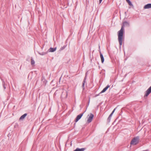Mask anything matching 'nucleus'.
<instances>
[{
  "label": "nucleus",
  "mask_w": 151,
  "mask_h": 151,
  "mask_svg": "<svg viewBox=\"0 0 151 151\" xmlns=\"http://www.w3.org/2000/svg\"><path fill=\"white\" fill-rule=\"evenodd\" d=\"M100 94V93H99L98 94H96V95H95V97H97V96H99Z\"/></svg>",
  "instance_id": "5701e85b"
},
{
  "label": "nucleus",
  "mask_w": 151,
  "mask_h": 151,
  "mask_svg": "<svg viewBox=\"0 0 151 151\" xmlns=\"http://www.w3.org/2000/svg\"><path fill=\"white\" fill-rule=\"evenodd\" d=\"M93 116L94 115L92 114H90V116L89 117L87 120V122L88 123H90L91 122L93 119Z\"/></svg>",
  "instance_id": "20e7f679"
},
{
  "label": "nucleus",
  "mask_w": 151,
  "mask_h": 151,
  "mask_svg": "<svg viewBox=\"0 0 151 151\" xmlns=\"http://www.w3.org/2000/svg\"><path fill=\"white\" fill-rule=\"evenodd\" d=\"M27 114L26 113L22 115L20 118V120H23V119L25 117L27 116Z\"/></svg>",
  "instance_id": "ddd939ff"
},
{
  "label": "nucleus",
  "mask_w": 151,
  "mask_h": 151,
  "mask_svg": "<svg viewBox=\"0 0 151 151\" xmlns=\"http://www.w3.org/2000/svg\"><path fill=\"white\" fill-rule=\"evenodd\" d=\"M35 63V62L33 59L31 58V64L32 65H34Z\"/></svg>",
  "instance_id": "f3484780"
},
{
  "label": "nucleus",
  "mask_w": 151,
  "mask_h": 151,
  "mask_svg": "<svg viewBox=\"0 0 151 151\" xmlns=\"http://www.w3.org/2000/svg\"><path fill=\"white\" fill-rule=\"evenodd\" d=\"M106 89L105 88H104L103 90L100 93H103L105 91H106Z\"/></svg>",
  "instance_id": "6ab92c4d"
},
{
  "label": "nucleus",
  "mask_w": 151,
  "mask_h": 151,
  "mask_svg": "<svg viewBox=\"0 0 151 151\" xmlns=\"http://www.w3.org/2000/svg\"><path fill=\"white\" fill-rule=\"evenodd\" d=\"M116 109V108H115L114 110H113L112 111V112H111V114L112 115H113V113H114V112L115 110Z\"/></svg>",
  "instance_id": "412c9836"
},
{
  "label": "nucleus",
  "mask_w": 151,
  "mask_h": 151,
  "mask_svg": "<svg viewBox=\"0 0 151 151\" xmlns=\"http://www.w3.org/2000/svg\"><path fill=\"white\" fill-rule=\"evenodd\" d=\"M56 47L55 48H50L47 51V52H53L56 50Z\"/></svg>",
  "instance_id": "0eeeda50"
},
{
  "label": "nucleus",
  "mask_w": 151,
  "mask_h": 151,
  "mask_svg": "<svg viewBox=\"0 0 151 151\" xmlns=\"http://www.w3.org/2000/svg\"><path fill=\"white\" fill-rule=\"evenodd\" d=\"M86 76L84 78V80H83V83H82V87L83 88V90H84V84H85V83L86 82Z\"/></svg>",
  "instance_id": "1a4fd4ad"
},
{
  "label": "nucleus",
  "mask_w": 151,
  "mask_h": 151,
  "mask_svg": "<svg viewBox=\"0 0 151 151\" xmlns=\"http://www.w3.org/2000/svg\"><path fill=\"white\" fill-rule=\"evenodd\" d=\"M5 83L4 81H3V82L2 84H3V88H4V89H5L6 88V86H5Z\"/></svg>",
  "instance_id": "aec40b11"
},
{
  "label": "nucleus",
  "mask_w": 151,
  "mask_h": 151,
  "mask_svg": "<svg viewBox=\"0 0 151 151\" xmlns=\"http://www.w3.org/2000/svg\"><path fill=\"white\" fill-rule=\"evenodd\" d=\"M38 53L40 55H43L46 54V52H42L41 53H40V52H38Z\"/></svg>",
  "instance_id": "a211bd4d"
},
{
  "label": "nucleus",
  "mask_w": 151,
  "mask_h": 151,
  "mask_svg": "<svg viewBox=\"0 0 151 151\" xmlns=\"http://www.w3.org/2000/svg\"><path fill=\"white\" fill-rule=\"evenodd\" d=\"M112 115L111 114H110L109 115V116L107 119V121L108 122H110Z\"/></svg>",
  "instance_id": "4468645a"
},
{
  "label": "nucleus",
  "mask_w": 151,
  "mask_h": 151,
  "mask_svg": "<svg viewBox=\"0 0 151 151\" xmlns=\"http://www.w3.org/2000/svg\"><path fill=\"white\" fill-rule=\"evenodd\" d=\"M151 8V4H148L145 5L144 7V9H148Z\"/></svg>",
  "instance_id": "6e6552de"
},
{
  "label": "nucleus",
  "mask_w": 151,
  "mask_h": 151,
  "mask_svg": "<svg viewBox=\"0 0 151 151\" xmlns=\"http://www.w3.org/2000/svg\"><path fill=\"white\" fill-rule=\"evenodd\" d=\"M90 99H89V101H88V104L87 105V107H88V105H89V102H90Z\"/></svg>",
  "instance_id": "b1692460"
},
{
  "label": "nucleus",
  "mask_w": 151,
  "mask_h": 151,
  "mask_svg": "<svg viewBox=\"0 0 151 151\" xmlns=\"http://www.w3.org/2000/svg\"><path fill=\"white\" fill-rule=\"evenodd\" d=\"M67 92L65 90H63L61 95V97L63 99H65L67 97Z\"/></svg>",
  "instance_id": "7ed1b4c3"
},
{
  "label": "nucleus",
  "mask_w": 151,
  "mask_h": 151,
  "mask_svg": "<svg viewBox=\"0 0 151 151\" xmlns=\"http://www.w3.org/2000/svg\"><path fill=\"white\" fill-rule=\"evenodd\" d=\"M100 56L101 59V63H103L104 61V58L103 57V55L100 52Z\"/></svg>",
  "instance_id": "9d476101"
},
{
  "label": "nucleus",
  "mask_w": 151,
  "mask_h": 151,
  "mask_svg": "<svg viewBox=\"0 0 151 151\" xmlns=\"http://www.w3.org/2000/svg\"><path fill=\"white\" fill-rule=\"evenodd\" d=\"M56 95V93L55 92L54 94V96H55Z\"/></svg>",
  "instance_id": "a878e982"
},
{
  "label": "nucleus",
  "mask_w": 151,
  "mask_h": 151,
  "mask_svg": "<svg viewBox=\"0 0 151 151\" xmlns=\"http://www.w3.org/2000/svg\"><path fill=\"white\" fill-rule=\"evenodd\" d=\"M99 49L100 48V46H99Z\"/></svg>",
  "instance_id": "bb28decb"
},
{
  "label": "nucleus",
  "mask_w": 151,
  "mask_h": 151,
  "mask_svg": "<svg viewBox=\"0 0 151 151\" xmlns=\"http://www.w3.org/2000/svg\"><path fill=\"white\" fill-rule=\"evenodd\" d=\"M129 23L128 22H124L120 30L118 32V40L120 47H121L123 40L124 39L123 34L124 33V27L125 26L129 27Z\"/></svg>",
  "instance_id": "f257e3e1"
},
{
  "label": "nucleus",
  "mask_w": 151,
  "mask_h": 151,
  "mask_svg": "<svg viewBox=\"0 0 151 151\" xmlns=\"http://www.w3.org/2000/svg\"><path fill=\"white\" fill-rule=\"evenodd\" d=\"M66 47V46H63V47H62L58 51V52H60L61 50H62L64 49Z\"/></svg>",
  "instance_id": "dca6fc26"
},
{
  "label": "nucleus",
  "mask_w": 151,
  "mask_h": 151,
  "mask_svg": "<svg viewBox=\"0 0 151 151\" xmlns=\"http://www.w3.org/2000/svg\"><path fill=\"white\" fill-rule=\"evenodd\" d=\"M83 114L84 113H81L78 115L76 118L75 122H77L81 118Z\"/></svg>",
  "instance_id": "423d86ee"
},
{
  "label": "nucleus",
  "mask_w": 151,
  "mask_h": 151,
  "mask_svg": "<svg viewBox=\"0 0 151 151\" xmlns=\"http://www.w3.org/2000/svg\"><path fill=\"white\" fill-rule=\"evenodd\" d=\"M110 87V86L109 85H107L105 87V88L106 90L108 89V88Z\"/></svg>",
  "instance_id": "4be33fe9"
},
{
  "label": "nucleus",
  "mask_w": 151,
  "mask_h": 151,
  "mask_svg": "<svg viewBox=\"0 0 151 151\" xmlns=\"http://www.w3.org/2000/svg\"><path fill=\"white\" fill-rule=\"evenodd\" d=\"M139 136H137L135 137L131 140L130 144L131 145H136L139 143Z\"/></svg>",
  "instance_id": "f03ea898"
},
{
  "label": "nucleus",
  "mask_w": 151,
  "mask_h": 151,
  "mask_svg": "<svg viewBox=\"0 0 151 151\" xmlns=\"http://www.w3.org/2000/svg\"><path fill=\"white\" fill-rule=\"evenodd\" d=\"M102 0H99V3H101L102 2Z\"/></svg>",
  "instance_id": "393cba45"
},
{
  "label": "nucleus",
  "mask_w": 151,
  "mask_h": 151,
  "mask_svg": "<svg viewBox=\"0 0 151 151\" xmlns=\"http://www.w3.org/2000/svg\"><path fill=\"white\" fill-rule=\"evenodd\" d=\"M41 81L43 82V83L45 84H46L47 81L45 79V77L44 76H42V78H41Z\"/></svg>",
  "instance_id": "9b49d317"
},
{
  "label": "nucleus",
  "mask_w": 151,
  "mask_h": 151,
  "mask_svg": "<svg viewBox=\"0 0 151 151\" xmlns=\"http://www.w3.org/2000/svg\"><path fill=\"white\" fill-rule=\"evenodd\" d=\"M126 1L130 6H133V4L129 0H126Z\"/></svg>",
  "instance_id": "2eb2a0df"
},
{
  "label": "nucleus",
  "mask_w": 151,
  "mask_h": 151,
  "mask_svg": "<svg viewBox=\"0 0 151 151\" xmlns=\"http://www.w3.org/2000/svg\"><path fill=\"white\" fill-rule=\"evenodd\" d=\"M151 93V86L145 92L144 97L147 96Z\"/></svg>",
  "instance_id": "39448f33"
},
{
  "label": "nucleus",
  "mask_w": 151,
  "mask_h": 151,
  "mask_svg": "<svg viewBox=\"0 0 151 151\" xmlns=\"http://www.w3.org/2000/svg\"><path fill=\"white\" fill-rule=\"evenodd\" d=\"M85 150V148H82L81 149L77 148L74 151H84Z\"/></svg>",
  "instance_id": "f8f14e48"
}]
</instances>
